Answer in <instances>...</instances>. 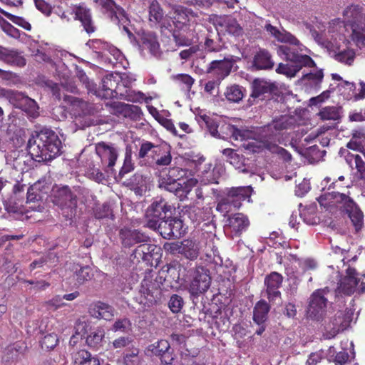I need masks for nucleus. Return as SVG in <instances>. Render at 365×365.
<instances>
[{"instance_id":"1","label":"nucleus","mask_w":365,"mask_h":365,"mask_svg":"<svg viewBox=\"0 0 365 365\" xmlns=\"http://www.w3.org/2000/svg\"><path fill=\"white\" fill-rule=\"evenodd\" d=\"M61 141L55 131L42 128L29 139L27 149L31 158L37 162L52 160L61 153Z\"/></svg>"},{"instance_id":"2","label":"nucleus","mask_w":365,"mask_h":365,"mask_svg":"<svg viewBox=\"0 0 365 365\" xmlns=\"http://www.w3.org/2000/svg\"><path fill=\"white\" fill-rule=\"evenodd\" d=\"M277 48V53L282 58L289 61L288 63H279L276 71L288 77H294L302 68V67H314V61L307 55L300 53L302 51V45L297 39V43H284Z\"/></svg>"},{"instance_id":"3","label":"nucleus","mask_w":365,"mask_h":365,"mask_svg":"<svg viewBox=\"0 0 365 365\" xmlns=\"http://www.w3.org/2000/svg\"><path fill=\"white\" fill-rule=\"evenodd\" d=\"M344 28L351 31L350 39L356 46H365V14L359 5H352L344 12Z\"/></svg>"},{"instance_id":"4","label":"nucleus","mask_w":365,"mask_h":365,"mask_svg":"<svg viewBox=\"0 0 365 365\" xmlns=\"http://www.w3.org/2000/svg\"><path fill=\"white\" fill-rule=\"evenodd\" d=\"M51 198L52 202L62 211L63 216L71 220L77 213V196L68 186L55 185L51 189Z\"/></svg>"},{"instance_id":"5","label":"nucleus","mask_w":365,"mask_h":365,"mask_svg":"<svg viewBox=\"0 0 365 365\" xmlns=\"http://www.w3.org/2000/svg\"><path fill=\"white\" fill-rule=\"evenodd\" d=\"M342 176H339L337 180L332 182L327 187V192L319 196L317 199L319 203L327 207L331 213H335L338 216L342 215Z\"/></svg>"},{"instance_id":"6","label":"nucleus","mask_w":365,"mask_h":365,"mask_svg":"<svg viewBox=\"0 0 365 365\" xmlns=\"http://www.w3.org/2000/svg\"><path fill=\"white\" fill-rule=\"evenodd\" d=\"M156 174L158 178V187L160 189L174 193L180 200L187 198L193 186L192 180L175 182L169 176L170 174L167 171V168H162Z\"/></svg>"},{"instance_id":"7","label":"nucleus","mask_w":365,"mask_h":365,"mask_svg":"<svg viewBox=\"0 0 365 365\" xmlns=\"http://www.w3.org/2000/svg\"><path fill=\"white\" fill-rule=\"evenodd\" d=\"M172 206L163 198L157 197L145 210V227L149 229L156 228V225L164 218L168 214H172Z\"/></svg>"},{"instance_id":"8","label":"nucleus","mask_w":365,"mask_h":365,"mask_svg":"<svg viewBox=\"0 0 365 365\" xmlns=\"http://www.w3.org/2000/svg\"><path fill=\"white\" fill-rule=\"evenodd\" d=\"M211 281L209 269L204 267H197L192 273L188 287L192 299L205 293L210 287Z\"/></svg>"},{"instance_id":"9","label":"nucleus","mask_w":365,"mask_h":365,"mask_svg":"<svg viewBox=\"0 0 365 365\" xmlns=\"http://www.w3.org/2000/svg\"><path fill=\"white\" fill-rule=\"evenodd\" d=\"M150 230L158 232L163 238H180L185 233L182 220L177 217L167 216Z\"/></svg>"},{"instance_id":"10","label":"nucleus","mask_w":365,"mask_h":365,"mask_svg":"<svg viewBox=\"0 0 365 365\" xmlns=\"http://www.w3.org/2000/svg\"><path fill=\"white\" fill-rule=\"evenodd\" d=\"M294 119L288 115H281L274 118L270 123L261 128L260 134L262 138L274 140L286 130L292 128Z\"/></svg>"},{"instance_id":"11","label":"nucleus","mask_w":365,"mask_h":365,"mask_svg":"<svg viewBox=\"0 0 365 365\" xmlns=\"http://www.w3.org/2000/svg\"><path fill=\"white\" fill-rule=\"evenodd\" d=\"M325 289H317L309 298L307 317L315 321L321 320L326 313L327 299L324 297Z\"/></svg>"},{"instance_id":"12","label":"nucleus","mask_w":365,"mask_h":365,"mask_svg":"<svg viewBox=\"0 0 365 365\" xmlns=\"http://www.w3.org/2000/svg\"><path fill=\"white\" fill-rule=\"evenodd\" d=\"M344 193V212L348 215L355 232H359L364 225V215L359 205Z\"/></svg>"},{"instance_id":"13","label":"nucleus","mask_w":365,"mask_h":365,"mask_svg":"<svg viewBox=\"0 0 365 365\" xmlns=\"http://www.w3.org/2000/svg\"><path fill=\"white\" fill-rule=\"evenodd\" d=\"M234 63L232 56L225 57L222 60H214L210 63L207 73L212 75L217 81L223 80L230 75Z\"/></svg>"},{"instance_id":"14","label":"nucleus","mask_w":365,"mask_h":365,"mask_svg":"<svg viewBox=\"0 0 365 365\" xmlns=\"http://www.w3.org/2000/svg\"><path fill=\"white\" fill-rule=\"evenodd\" d=\"M283 281V277L277 272H272L264 278L265 293L269 302L274 303L281 299L279 290Z\"/></svg>"},{"instance_id":"15","label":"nucleus","mask_w":365,"mask_h":365,"mask_svg":"<svg viewBox=\"0 0 365 365\" xmlns=\"http://www.w3.org/2000/svg\"><path fill=\"white\" fill-rule=\"evenodd\" d=\"M96 152L100 157L102 164L106 165V172L112 173L118 158L117 150L113 145L101 142L96 145Z\"/></svg>"},{"instance_id":"16","label":"nucleus","mask_w":365,"mask_h":365,"mask_svg":"<svg viewBox=\"0 0 365 365\" xmlns=\"http://www.w3.org/2000/svg\"><path fill=\"white\" fill-rule=\"evenodd\" d=\"M119 237L125 247H130L136 244L148 242L150 237L137 229L124 227L119 231Z\"/></svg>"},{"instance_id":"17","label":"nucleus","mask_w":365,"mask_h":365,"mask_svg":"<svg viewBox=\"0 0 365 365\" xmlns=\"http://www.w3.org/2000/svg\"><path fill=\"white\" fill-rule=\"evenodd\" d=\"M148 351L152 354L159 356L161 361L165 364H171L175 359L173 349H171L170 343L165 339H161L150 344L148 347Z\"/></svg>"},{"instance_id":"18","label":"nucleus","mask_w":365,"mask_h":365,"mask_svg":"<svg viewBox=\"0 0 365 365\" xmlns=\"http://www.w3.org/2000/svg\"><path fill=\"white\" fill-rule=\"evenodd\" d=\"M113 113L118 116L130 118L132 120H139L143 115L140 107L123 102H113L111 104Z\"/></svg>"},{"instance_id":"19","label":"nucleus","mask_w":365,"mask_h":365,"mask_svg":"<svg viewBox=\"0 0 365 365\" xmlns=\"http://www.w3.org/2000/svg\"><path fill=\"white\" fill-rule=\"evenodd\" d=\"M252 91L249 98L250 104H254L257 99L263 100L266 94L273 93L277 86L263 79H255L252 84Z\"/></svg>"},{"instance_id":"20","label":"nucleus","mask_w":365,"mask_h":365,"mask_svg":"<svg viewBox=\"0 0 365 365\" xmlns=\"http://www.w3.org/2000/svg\"><path fill=\"white\" fill-rule=\"evenodd\" d=\"M226 226L232 236L238 237L248 229L250 220L244 214L236 213L228 217Z\"/></svg>"},{"instance_id":"21","label":"nucleus","mask_w":365,"mask_h":365,"mask_svg":"<svg viewBox=\"0 0 365 365\" xmlns=\"http://www.w3.org/2000/svg\"><path fill=\"white\" fill-rule=\"evenodd\" d=\"M74 19L81 23L85 31L90 34L95 32L96 28L92 19L91 9L84 5L75 6L73 9Z\"/></svg>"},{"instance_id":"22","label":"nucleus","mask_w":365,"mask_h":365,"mask_svg":"<svg viewBox=\"0 0 365 365\" xmlns=\"http://www.w3.org/2000/svg\"><path fill=\"white\" fill-rule=\"evenodd\" d=\"M213 23L215 25L224 27L228 34L235 36H242L244 34L242 26H240L236 19L231 16L215 15Z\"/></svg>"},{"instance_id":"23","label":"nucleus","mask_w":365,"mask_h":365,"mask_svg":"<svg viewBox=\"0 0 365 365\" xmlns=\"http://www.w3.org/2000/svg\"><path fill=\"white\" fill-rule=\"evenodd\" d=\"M159 250L155 245L143 242L135 249L133 255L138 261L142 260L152 265L153 260H157L159 257Z\"/></svg>"},{"instance_id":"24","label":"nucleus","mask_w":365,"mask_h":365,"mask_svg":"<svg viewBox=\"0 0 365 365\" xmlns=\"http://www.w3.org/2000/svg\"><path fill=\"white\" fill-rule=\"evenodd\" d=\"M14 106L25 112L29 117L33 118H36L39 115V108L36 102L21 93L19 92Z\"/></svg>"},{"instance_id":"25","label":"nucleus","mask_w":365,"mask_h":365,"mask_svg":"<svg viewBox=\"0 0 365 365\" xmlns=\"http://www.w3.org/2000/svg\"><path fill=\"white\" fill-rule=\"evenodd\" d=\"M154 285L148 281H145L141 284L140 304H143L144 309L151 307L157 302L160 291L158 289H154Z\"/></svg>"},{"instance_id":"26","label":"nucleus","mask_w":365,"mask_h":365,"mask_svg":"<svg viewBox=\"0 0 365 365\" xmlns=\"http://www.w3.org/2000/svg\"><path fill=\"white\" fill-rule=\"evenodd\" d=\"M251 194V187H238L231 188L228 191L226 197L230 201H233L231 204L233 205L234 209H239L242 205V201L246 200L250 201Z\"/></svg>"},{"instance_id":"27","label":"nucleus","mask_w":365,"mask_h":365,"mask_svg":"<svg viewBox=\"0 0 365 365\" xmlns=\"http://www.w3.org/2000/svg\"><path fill=\"white\" fill-rule=\"evenodd\" d=\"M358 275L357 270L349 264L346 269V275L344 276V294L351 295L356 292L360 282Z\"/></svg>"},{"instance_id":"28","label":"nucleus","mask_w":365,"mask_h":365,"mask_svg":"<svg viewBox=\"0 0 365 365\" xmlns=\"http://www.w3.org/2000/svg\"><path fill=\"white\" fill-rule=\"evenodd\" d=\"M143 49L148 50L150 53L159 58L161 56L162 51L158 41L157 35L153 32L144 33L141 38Z\"/></svg>"},{"instance_id":"29","label":"nucleus","mask_w":365,"mask_h":365,"mask_svg":"<svg viewBox=\"0 0 365 365\" xmlns=\"http://www.w3.org/2000/svg\"><path fill=\"white\" fill-rule=\"evenodd\" d=\"M274 66V61L269 52L260 48L254 56L252 67L255 70H268Z\"/></svg>"},{"instance_id":"30","label":"nucleus","mask_w":365,"mask_h":365,"mask_svg":"<svg viewBox=\"0 0 365 365\" xmlns=\"http://www.w3.org/2000/svg\"><path fill=\"white\" fill-rule=\"evenodd\" d=\"M91 314L98 319L110 320L115 314V309L110 305L98 302L90 308Z\"/></svg>"},{"instance_id":"31","label":"nucleus","mask_w":365,"mask_h":365,"mask_svg":"<svg viewBox=\"0 0 365 365\" xmlns=\"http://www.w3.org/2000/svg\"><path fill=\"white\" fill-rule=\"evenodd\" d=\"M170 146L168 145H162V148L160 149V152L159 154L156 155L155 158L153 161L150 163V166H152L155 170H161L160 168H164L163 167H167L172 162V155L170 153Z\"/></svg>"},{"instance_id":"32","label":"nucleus","mask_w":365,"mask_h":365,"mask_svg":"<svg viewBox=\"0 0 365 365\" xmlns=\"http://www.w3.org/2000/svg\"><path fill=\"white\" fill-rule=\"evenodd\" d=\"M118 74L115 76L113 73L106 76L102 79V90H100L101 96L96 95L102 98H108L113 96V93H115V88L118 85Z\"/></svg>"},{"instance_id":"33","label":"nucleus","mask_w":365,"mask_h":365,"mask_svg":"<svg viewBox=\"0 0 365 365\" xmlns=\"http://www.w3.org/2000/svg\"><path fill=\"white\" fill-rule=\"evenodd\" d=\"M73 365H100L96 356L85 349H81L72 354Z\"/></svg>"},{"instance_id":"34","label":"nucleus","mask_w":365,"mask_h":365,"mask_svg":"<svg viewBox=\"0 0 365 365\" xmlns=\"http://www.w3.org/2000/svg\"><path fill=\"white\" fill-rule=\"evenodd\" d=\"M264 29L269 35L274 37L276 40L282 43H297V38L290 33L285 30L280 31L277 27L270 24H266Z\"/></svg>"},{"instance_id":"35","label":"nucleus","mask_w":365,"mask_h":365,"mask_svg":"<svg viewBox=\"0 0 365 365\" xmlns=\"http://www.w3.org/2000/svg\"><path fill=\"white\" fill-rule=\"evenodd\" d=\"M270 306L265 300H259L253 309V321L257 324H264L268 318Z\"/></svg>"},{"instance_id":"36","label":"nucleus","mask_w":365,"mask_h":365,"mask_svg":"<svg viewBox=\"0 0 365 365\" xmlns=\"http://www.w3.org/2000/svg\"><path fill=\"white\" fill-rule=\"evenodd\" d=\"M162 145H155L151 142L145 141L142 143L138 152V158L144 159L146 157L152 159L151 161L155 158L158 153L160 152Z\"/></svg>"},{"instance_id":"37","label":"nucleus","mask_w":365,"mask_h":365,"mask_svg":"<svg viewBox=\"0 0 365 365\" xmlns=\"http://www.w3.org/2000/svg\"><path fill=\"white\" fill-rule=\"evenodd\" d=\"M181 255L190 260L197 259L199 255V246L197 242L190 239L182 240Z\"/></svg>"},{"instance_id":"38","label":"nucleus","mask_w":365,"mask_h":365,"mask_svg":"<svg viewBox=\"0 0 365 365\" xmlns=\"http://www.w3.org/2000/svg\"><path fill=\"white\" fill-rule=\"evenodd\" d=\"M222 155L225 157V160L232 165L236 169L240 170L242 173H247L244 167L242 156L237 154L233 149L226 148L222 150Z\"/></svg>"},{"instance_id":"39","label":"nucleus","mask_w":365,"mask_h":365,"mask_svg":"<svg viewBox=\"0 0 365 365\" xmlns=\"http://www.w3.org/2000/svg\"><path fill=\"white\" fill-rule=\"evenodd\" d=\"M73 269L74 270L73 277L78 285L83 284L93 277L92 269L88 265L81 266L76 264L73 266Z\"/></svg>"},{"instance_id":"40","label":"nucleus","mask_w":365,"mask_h":365,"mask_svg":"<svg viewBox=\"0 0 365 365\" xmlns=\"http://www.w3.org/2000/svg\"><path fill=\"white\" fill-rule=\"evenodd\" d=\"M3 61L9 65L20 67L26 65V59L19 53L14 50L6 49Z\"/></svg>"},{"instance_id":"41","label":"nucleus","mask_w":365,"mask_h":365,"mask_svg":"<svg viewBox=\"0 0 365 365\" xmlns=\"http://www.w3.org/2000/svg\"><path fill=\"white\" fill-rule=\"evenodd\" d=\"M164 16L163 10L157 0H153L149 5V20L160 23Z\"/></svg>"},{"instance_id":"42","label":"nucleus","mask_w":365,"mask_h":365,"mask_svg":"<svg viewBox=\"0 0 365 365\" xmlns=\"http://www.w3.org/2000/svg\"><path fill=\"white\" fill-rule=\"evenodd\" d=\"M344 158L349 165L351 168H356L359 175H361V173L363 171L364 168H365V163L361 155L348 152L344 155Z\"/></svg>"},{"instance_id":"43","label":"nucleus","mask_w":365,"mask_h":365,"mask_svg":"<svg viewBox=\"0 0 365 365\" xmlns=\"http://www.w3.org/2000/svg\"><path fill=\"white\" fill-rule=\"evenodd\" d=\"M64 98L66 101L71 102L73 106H78L85 115L93 113L94 109L93 104L89 103L81 98L73 96H68L65 95Z\"/></svg>"},{"instance_id":"44","label":"nucleus","mask_w":365,"mask_h":365,"mask_svg":"<svg viewBox=\"0 0 365 365\" xmlns=\"http://www.w3.org/2000/svg\"><path fill=\"white\" fill-rule=\"evenodd\" d=\"M245 88L238 85H233L227 88L225 96L229 101L238 103L244 97Z\"/></svg>"},{"instance_id":"45","label":"nucleus","mask_w":365,"mask_h":365,"mask_svg":"<svg viewBox=\"0 0 365 365\" xmlns=\"http://www.w3.org/2000/svg\"><path fill=\"white\" fill-rule=\"evenodd\" d=\"M264 147L271 153L279 155L284 161L290 162L292 155L284 148L278 146L276 143L265 142Z\"/></svg>"},{"instance_id":"46","label":"nucleus","mask_w":365,"mask_h":365,"mask_svg":"<svg viewBox=\"0 0 365 365\" xmlns=\"http://www.w3.org/2000/svg\"><path fill=\"white\" fill-rule=\"evenodd\" d=\"M135 168V164L132 160V150L130 147H126L123 165L120 170L119 175L122 178L125 174L130 173Z\"/></svg>"},{"instance_id":"47","label":"nucleus","mask_w":365,"mask_h":365,"mask_svg":"<svg viewBox=\"0 0 365 365\" xmlns=\"http://www.w3.org/2000/svg\"><path fill=\"white\" fill-rule=\"evenodd\" d=\"M94 216L96 219H114L113 209L108 203H104L102 205L98 206L94 210Z\"/></svg>"},{"instance_id":"48","label":"nucleus","mask_w":365,"mask_h":365,"mask_svg":"<svg viewBox=\"0 0 365 365\" xmlns=\"http://www.w3.org/2000/svg\"><path fill=\"white\" fill-rule=\"evenodd\" d=\"M139 349L132 346L126 350L123 356V363L125 365H138L140 362Z\"/></svg>"},{"instance_id":"49","label":"nucleus","mask_w":365,"mask_h":365,"mask_svg":"<svg viewBox=\"0 0 365 365\" xmlns=\"http://www.w3.org/2000/svg\"><path fill=\"white\" fill-rule=\"evenodd\" d=\"M76 77L83 85H85V87L88 90V93H92L94 95L101 96V92L97 89L96 85L90 81L83 70H79L77 71Z\"/></svg>"},{"instance_id":"50","label":"nucleus","mask_w":365,"mask_h":365,"mask_svg":"<svg viewBox=\"0 0 365 365\" xmlns=\"http://www.w3.org/2000/svg\"><path fill=\"white\" fill-rule=\"evenodd\" d=\"M225 128L227 132L230 134L231 137H232V138L235 140H242L249 138L250 135V133L248 130L240 129L233 125L228 124L225 126Z\"/></svg>"},{"instance_id":"51","label":"nucleus","mask_w":365,"mask_h":365,"mask_svg":"<svg viewBox=\"0 0 365 365\" xmlns=\"http://www.w3.org/2000/svg\"><path fill=\"white\" fill-rule=\"evenodd\" d=\"M319 115L322 120H339L340 118V108L325 107L320 110Z\"/></svg>"},{"instance_id":"52","label":"nucleus","mask_w":365,"mask_h":365,"mask_svg":"<svg viewBox=\"0 0 365 365\" xmlns=\"http://www.w3.org/2000/svg\"><path fill=\"white\" fill-rule=\"evenodd\" d=\"M104 335L105 332L103 329H96L86 336V341L89 346L96 348L101 343Z\"/></svg>"},{"instance_id":"53","label":"nucleus","mask_w":365,"mask_h":365,"mask_svg":"<svg viewBox=\"0 0 365 365\" xmlns=\"http://www.w3.org/2000/svg\"><path fill=\"white\" fill-rule=\"evenodd\" d=\"M0 13L4 15L6 18H8L10 21H11L14 24L24 28L27 31H30L31 29V24L26 21L24 18L13 15L2 9H0Z\"/></svg>"},{"instance_id":"54","label":"nucleus","mask_w":365,"mask_h":365,"mask_svg":"<svg viewBox=\"0 0 365 365\" xmlns=\"http://www.w3.org/2000/svg\"><path fill=\"white\" fill-rule=\"evenodd\" d=\"M99 6L106 12L115 13V11L121 12L123 9L116 4L113 0H95Z\"/></svg>"},{"instance_id":"55","label":"nucleus","mask_w":365,"mask_h":365,"mask_svg":"<svg viewBox=\"0 0 365 365\" xmlns=\"http://www.w3.org/2000/svg\"><path fill=\"white\" fill-rule=\"evenodd\" d=\"M58 339L56 334H48L41 341V348L46 351L53 349L58 344Z\"/></svg>"},{"instance_id":"56","label":"nucleus","mask_w":365,"mask_h":365,"mask_svg":"<svg viewBox=\"0 0 365 365\" xmlns=\"http://www.w3.org/2000/svg\"><path fill=\"white\" fill-rule=\"evenodd\" d=\"M324 77L323 71L318 70L316 72H309L303 75L302 80L308 81L311 84L318 86L322 81Z\"/></svg>"},{"instance_id":"57","label":"nucleus","mask_w":365,"mask_h":365,"mask_svg":"<svg viewBox=\"0 0 365 365\" xmlns=\"http://www.w3.org/2000/svg\"><path fill=\"white\" fill-rule=\"evenodd\" d=\"M327 48L330 53H333L334 56L339 62H342V51L340 48V43L336 41V38L333 37L327 42Z\"/></svg>"},{"instance_id":"58","label":"nucleus","mask_w":365,"mask_h":365,"mask_svg":"<svg viewBox=\"0 0 365 365\" xmlns=\"http://www.w3.org/2000/svg\"><path fill=\"white\" fill-rule=\"evenodd\" d=\"M205 49L208 52H219L222 51L223 46L221 44L220 38H212L207 36L205 41Z\"/></svg>"},{"instance_id":"59","label":"nucleus","mask_w":365,"mask_h":365,"mask_svg":"<svg viewBox=\"0 0 365 365\" xmlns=\"http://www.w3.org/2000/svg\"><path fill=\"white\" fill-rule=\"evenodd\" d=\"M55 258H56V254H54L53 252H49L46 255H43V256L41 257L39 259L33 261L30 264V265H29L30 271H33L34 269H36L37 267H42L44 264H46V263H48L49 262H51V261L54 262Z\"/></svg>"},{"instance_id":"60","label":"nucleus","mask_w":365,"mask_h":365,"mask_svg":"<svg viewBox=\"0 0 365 365\" xmlns=\"http://www.w3.org/2000/svg\"><path fill=\"white\" fill-rule=\"evenodd\" d=\"M132 324L127 318L118 319L113 324L112 330L114 331H120L127 333L131 330Z\"/></svg>"},{"instance_id":"61","label":"nucleus","mask_w":365,"mask_h":365,"mask_svg":"<svg viewBox=\"0 0 365 365\" xmlns=\"http://www.w3.org/2000/svg\"><path fill=\"white\" fill-rule=\"evenodd\" d=\"M356 96V87L354 82L344 80V99L354 100Z\"/></svg>"},{"instance_id":"62","label":"nucleus","mask_w":365,"mask_h":365,"mask_svg":"<svg viewBox=\"0 0 365 365\" xmlns=\"http://www.w3.org/2000/svg\"><path fill=\"white\" fill-rule=\"evenodd\" d=\"M226 196L220 200L217 203L216 210L222 213L223 216H226L229 212H232L234 209L233 205Z\"/></svg>"},{"instance_id":"63","label":"nucleus","mask_w":365,"mask_h":365,"mask_svg":"<svg viewBox=\"0 0 365 365\" xmlns=\"http://www.w3.org/2000/svg\"><path fill=\"white\" fill-rule=\"evenodd\" d=\"M183 299L178 294H173L168 302L169 307L173 313H178L183 307Z\"/></svg>"},{"instance_id":"64","label":"nucleus","mask_w":365,"mask_h":365,"mask_svg":"<svg viewBox=\"0 0 365 365\" xmlns=\"http://www.w3.org/2000/svg\"><path fill=\"white\" fill-rule=\"evenodd\" d=\"M164 250L170 255H181L182 241L165 242L163 245Z\"/></svg>"}]
</instances>
